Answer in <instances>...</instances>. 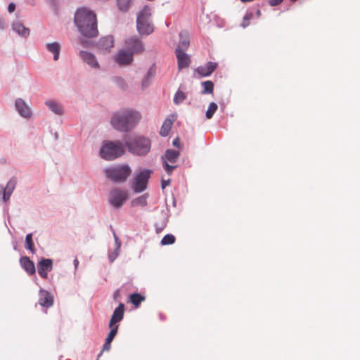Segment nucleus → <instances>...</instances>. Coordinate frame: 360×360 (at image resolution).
<instances>
[{"instance_id": "obj_1", "label": "nucleus", "mask_w": 360, "mask_h": 360, "mask_svg": "<svg viewBox=\"0 0 360 360\" xmlns=\"http://www.w3.org/2000/svg\"><path fill=\"white\" fill-rule=\"evenodd\" d=\"M74 23L79 32L86 38H95L98 35L96 13L86 7L78 8L74 15Z\"/></svg>"}, {"instance_id": "obj_2", "label": "nucleus", "mask_w": 360, "mask_h": 360, "mask_svg": "<svg viewBox=\"0 0 360 360\" xmlns=\"http://www.w3.org/2000/svg\"><path fill=\"white\" fill-rule=\"evenodd\" d=\"M141 119L140 112L131 109H122L113 113L110 124L120 132H129L134 129Z\"/></svg>"}, {"instance_id": "obj_3", "label": "nucleus", "mask_w": 360, "mask_h": 360, "mask_svg": "<svg viewBox=\"0 0 360 360\" xmlns=\"http://www.w3.org/2000/svg\"><path fill=\"white\" fill-rule=\"evenodd\" d=\"M128 151L137 156H146L150 150L151 141L144 136H130L124 140Z\"/></svg>"}, {"instance_id": "obj_4", "label": "nucleus", "mask_w": 360, "mask_h": 360, "mask_svg": "<svg viewBox=\"0 0 360 360\" xmlns=\"http://www.w3.org/2000/svg\"><path fill=\"white\" fill-rule=\"evenodd\" d=\"M124 147L120 141L105 140L102 142L99 156L106 161H113L124 155Z\"/></svg>"}, {"instance_id": "obj_5", "label": "nucleus", "mask_w": 360, "mask_h": 360, "mask_svg": "<svg viewBox=\"0 0 360 360\" xmlns=\"http://www.w3.org/2000/svg\"><path fill=\"white\" fill-rule=\"evenodd\" d=\"M131 172L128 164H119L103 169L105 178L115 184H122L127 181Z\"/></svg>"}, {"instance_id": "obj_6", "label": "nucleus", "mask_w": 360, "mask_h": 360, "mask_svg": "<svg viewBox=\"0 0 360 360\" xmlns=\"http://www.w3.org/2000/svg\"><path fill=\"white\" fill-rule=\"evenodd\" d=\"M151 12L148 6H145L137 15L136 29L141 36H148L154 31L153 25L150 20Z\"/></svg>"}, {"instance_id": "obj_7", "label": "nucleus", "mask_w": 360, "mask_h": 360, "mask_svg": "<svg viewBox=\"0 0 360 360\" xmlns=\"http://www.w3.org/2000/svg\"><path fill=\"white\" fill-rule=\"evenodd\" d=\"M153 173L152 169L144 168L136 174L131 183V188L135 193H142L147 188L149 179Z\"/></svg>"}, {"instance_id": "obj_8", "label": "nucleus", "mask_w": 360, "mask_h": 360, "mask_svg": "<svg viewBox=\"0 0 360 360\" xmlns=\"http://www.w3.org/2000/svg\"><path fill=\"white\" fill-rule=\"evenodd\" d=\"M128 199L127 191L119 188H112L109 193L108 202L115 209L121 208Z\"/></svg>"}, {"instance_id": "obj_9", "label": "nucleus", "mask_w": 360, "mask_h": 360, "mask_svg": "<svg viewBox=\"0 0 360 360\" xmlns=\"http://www.w3.org/2000/svg\"><path fill=\"white\" fill-rule=\"evenodd\" d=\"M125 46L127 50L131 52L133 55L135 53H141L144 50V45L143 42L137 37H131L127 39L125 41Z\"/></svg>"}, {"instance_id": "obj_10", "label": "nucleus", "mask_w": 360, "mask_h": 360, "mask_svg": "<svg viewBox=\"0 0 360 360\" xmlns=\"http://www.w3.org/2000/svg\"><path fill=\"white\" fill-rule=\"evenodd\" d=\"M53 269V260L49 258H41L37 263L39 275L44 279L48 278V272Z\"/></svg>"}, {"instance_id": "obj_11", "label": "nucleus", "mask_w": 360, "mask_h": 360, "mask_svg": "<svg viewBox=\"0 0 360 360\" xmlns=\"http://www.w3.org/2000/svg\"><path fill=\"white\" fill-rule=\"evenodd\" d=\"M133 59L134 55L125 49L119 51L115 57V62L121 66L130 65Z\"/></svg>"}, {"instance_id": "obj_12", "label": "nucleus", "mask_w": 360, "mask_h": 360, "mask_svg": "<svg viewBox=\"0 0 360 360\" xmlns=\"http://www.w3.org/2000/svg\"><path fill=\"white\" fill-rule=\"evenodd\" d=\"M218 63L216 62L208 61L204 65L198 66L195 72L200 77H209L210 76L217 68Z\"/></svg>"}, {"instance_id": "obj_13", "label": "nucleus", "mask_w": 360, "mask_h": 360, "mask_svg": "<svg viewBox=\"0 0 360 360\" xmlns=\"http://www.w3.org/2000/svg\"><path fill=\"white\" fill-rule=\"evenodd\" d=\"M96 48L100 51H110L114 46V37L112 35H107L101 37L96 43Z\"/></svg>"}, {"instance_id": "obj_14", "label": "nucleus", "mask_w": 360, "mask_h": 360, "mask_svg": "<svg viewBox=\"0 0 360 360\" xmlns=\"http://www.w3.org/2000/svg\"><path fill=\"white\" fill-rule=\"evenodd\" d=\"M79 56L82 58V60L91 68L95 69H98L100 68L99 63L94 54L89 51H80L79 52Z\"/></svg>"}, {"instance_id": "obj_15", "label": "nucleus", "mask_w": 360, "mask_h": 360, "mask_svg": "<svg viewBox=\"0 0 360 360\" xmlns=\"http://www.w3.org/2000/svg\"><path fill=\"white\" fill-rule=\"evenodd\" d=\"M124 304L120 302L117 307L114 310L109 322V327L117 326V323L121 321L124 318Z\"/></svg>"}, {"instance_id": "obj_16", "label": "nucleus", "mask_w": 360, "mask_h": 360, "mask_svg": "<svg viewBox=\"0 0 360 360\" xmlns=\"http://www.w3.org/2000/svg\"><path fill=\"white\" fill-rule=\"evenodd\" d=\"M39 304L46 308H49L53 304V296L47 290L41 288L39 292Z\"/></svg>"}, {"instance_id": "obj_17", "label": "nucleus", "mask_w": 360, "mask_h": 360, "mask_svg": "<svg viewBox=\"0 0 360 360\" xmlns=\"http://www.w3.org/2000/svg\"><path fill=\"white\" fill-rule=\"evenodd\" d=\"M175 54L177 58L178 68L179 70L188 68L191 63L189 56L179 49H175Z\"/></svg>"}, {"instance_id": "obj_18", "label": "nucleus", "mask_w": 360, "mask_h": 360, "mask_svg": "<svg viewBox=\"0 0 360 360\" xmlns=\"http://www.w3.org/2000/svg\"><path fill=\"white\" fill-rule=\"evenodd\" d=\"M15 106L22 117L28 118L31 116L30 109L22 98H17L15 101Z\"/></svg>"}, {"instance_id": "obj_19", "label": "nucleus", "mask_w": 360, "mask_h": 360, "mask_svg": "<svg viewBox=\"0 0 360 360\" xmlns=\"http://www.w3.org/2000/svg\"><path fill=\"white\" fill-rule=\"evenodd\" d=\"M19 262L22 269H23L28 275L31 276L35 274L36 268L34 263L30 259L29 257H21Z\"/></svg>"}, {"instance_id": "obj_20", "label": "nucleus", "mask_w": 360, "mask_h": 360, "mask_svg": "<svg viewBox=\"0 0 360 360\" xmlns=\"http://www.w3.org/2000/svg\"><path fill=\"white\" fill-rule=\"evenodd\" d=\"M179 41L176 49L186 51L190 46V35L187 30H182L179 32Z\"/></svg>"}, {"instance_id": "obj_21", "label": "nucleus", "mask_w": 360, "mask_h": 360, "mask_svg": "<svg viewBox=\"0 0 360 360\" xmlns=\"http://www.w3.org/2000/svg\"><path fill=\"white\" fill-rule=\"evenodd\" d=\"M12 30L18 33L20 37L27 38L30 36V30L26 27L21 22L15 21L12 24Z\"/></svg>"}, {"instance_id": "obj_22", "label": "nucleus", "mask_w": 360, "mask_h": 360, "mask_svg": "<svg viewBox=\"0 0 360 360\" xmlns=\"http://www.w3.org/2000/svg\"><path fill=\"white\" fill-rule=\"evenodd\" d=\"M45 105L49 109L57 115H62L64 113L63 106L58 102L49 100L45 102Z\"/></svg>"}, {"instance_id": "obj_23", "label": "nucleus", "mask_w": 360, "mask_h": 360, "mask_svg": "<svg viewBox=\"0 0 360 360\" xmlns=\"http://www.w3.org/2000/svg\"><path fill=\"white\" fill-rule=\"evenodd\" d=\"M46 49L50 53L53 54V60H58L60 56L61 46L60 43L54 41L52 43H47L46 44Z\"/></svg>"}, {"instance_id": "obj_24", "label": "nucleus", "mask_w": 360, "mask_h": 360, "mask_svg": "<svg viewBox=\"0 0 360 360\" xmlns=\"http://www.w3.org/2000/svg\"><path fill=\"white\" fill-rule=\"evenodd\" d=\"M155 75V64L151 65V67L148 69L147 74L143 77L141 82L142 89L144 90L150 85V79L153 77Z\"/></svg>"}, {"instance_id": "obj_25", "label": "nucleus", "mask_w": 360, "mask_h": 360, "mask_svg": "<svg viewBox=\"0 0 360 360\" xmlns=\"http://www.w3.org/2000/svg\"><path fill=\"white\" fill-rule=\"evenodd\" d=\"M180 153L178 150L167 149L164 155L162 158H164L165 160H167V162H169L172 164L175 163L179 158Z\"/></svg>"}, {"instance_id": "obj_26", "label": "nucleus", "mask_w": 360, "mask_h": 360, "mask_svg": "<svg viewBox=\"0 0 360 360\" xmlns=\"http://www.w3.org/2000/svg\"><path fill=\"white\" fill-rule=\"evenodd\" d=\"M174 120H171L170 118H166L160 128V135L161 136L165 137L168 136L173 124Z\"/></svg>"}, {"instance_id": "obj_27", "label": "nucleus", "mask_w": 360, "mask_h": 360, "mask_svg": "<svg viewBox=\"0 0 360 360\" xmlns=\"http://www.w3.org/2000/svg\"><path fill=\"white\" fill-rule=\"evenodd\" d=\"M148 197H149V193H146L143 194L142 195H140V196L133 199L131 202V205L132 207H135V206L145 207L148 204L147 200H148Z\"/></svg>"}, {"instance_id": "obj_28", "label": "nucleus", "mask_w": 360, "mask_h": 360, "mask_svg": "<svg viewBox=\"0 0 360 360\" xmlns=\"http://www.w3.org/2000/svg\"><path fill=\"white\" fill-rule=\"evenodd\" d=\"M203 89L201 91L200 94H210L213 93L214 91V83L210 80H207L202 82L201 83Z\"/></svg>"}, {"instance_id": "obj_29", "label": "nucleus", "mask_w": 360, "mask_h": 360, "mask_svg": "<svg viewBox=\"0 0 360 360\" xmlns=\"http://www.w3.org/2000/svg\"><path fill=\"white\" fill-rule=\"evenodd\" d=\"M32 233H28L25 236V248L30 251L32 254H34L36 252V249L34 248V245L32 240Z\"/></svg>"}, {"instance_id": "obj_30", "label": "nucleus", "mask_w": 360, "mask_h": 360, "mask_svg": "<svg viewBox=\"0 0 360 360\" xmlns=\"http://www.w3.org/2000/svg\"><path fill=\"white\" fill-rule=\"evenodd\" d=\"M144 300L145 297L139 292H134L129 295V301L136 307H138Z\"/></svg>"}, {"instance_id": "obj_31", "label": "nucleus", "mask_w": 360, "mask_h": 360, "mask_svg": "<svg viewBox=\"0 0 360 360\" xmlns=\"http://www.w3.org/2000/svg\"><path fill=\"white\" fill-rule=\"evenodd\" d=\"M111 80L122 91H125L128 87L126 81L122 77L114 76L111 78Z\"/></svg>"}, {"instance_id": "obj_32", "label": "nucleus", "mask_w": 360, "mask_h": 360, "mask_svg": "<svg viewBox=\"0 0 360 360\" xmlns=\"http://www.w3.org/2000/svg\"><path fill=\"white\" fill-rule=\"evenodd\" d=\"M16 179L15 177H12L6 184V186L4 187L3 185H0V189L5 190L7 192H10L13 193L15 186H16Z\"/></svg>"}, {"instance_id": "obj_33", "label": "nucleus", "mask_w": 360, "mask_h": 360, "mask_svg": "<svg viewBox=\"0 0 360 360\" xmlns=\"http://www.w3.org/2000/svg\"><path fill=\"white\" fill-rule=\"evenodd\" d=\"M131 1V0H117L118 9L123 13L127 12L129 9Z\"/></svg>"}, {"instance_id": "obj_34", "label": "nucleus", "mask_w": 360, "mask_h": 360, "mask_svg": "<svg viewBox=\"0 0 360 360\" xmlns=\"http://www.w3.org/2000/svg\"><path fill=\"white\" fill-rule=\"evenodd\" d=\"M91 38L84 37L78 39V43L84 48H92L95 46L94 42L91 40Z\"/></svg>"}, {"instance_id": "obj_35", "label": "nucleus", "mask_w": 360, "mask_h": 360, "mask_svg": "<svg viewBox=\"0 0 360 360\" xmlns=\"http://www.w3.org/2000/svg\"><path fill=\"white\" fill-rule=\"evenodd\" d=\"M217 108H218L217 104L215 103L214 102H211L209 104L208 108L205 113L206 118L208 120L211 119L213 117L215 112L217 111Z\"/></svg>"}, {"instance_id": "obj_36", "label": "nucleus", "mask_w": 360, "mask_h": 360, "mask_svg": "<svg viewBox=\"0 0 360 360\" xmlns=\"http://www.w3.org/2000/svg\"><path fill=\"white\" fill-rule=\"evenodd\" d=\"M186 98V95L184 92L178 89L174 96V103L176 105H179Z\"/></svg>"}, {"instance_id": "obj_37", "label": "nucleus", "mask_w": 360, "mask_h": 360, "mask_svg": "<svg viewBox=\"0 0 360 360\" xmlns=\"http://www.w3.org/2000/svg\"><path fill=\"white\" fill-rule=\"evenodd\" d=\"M162 162V166L165 169L166 173L168 175H171L173 173V171L177 168V165H170L167 162V160H165L164 158H161Z\"/></svg>"}, {"instance_id": "obj_38", "label": "nucleus", "mask_w": 360, "mask_h": 360, "mask_svg": "<svg viewBox=\"0 0 360 360\" xmlns=\"http://www.w3.org/2000/svg\"><path fill=\"white\" fill-rule=\"evenodd\" d=\"M175 242V237L172 234L165 235L161 240L160 244L162 245H172Z\"/></svg>"}, {"instance_id": "obj_39", "label": "nucleus", "mask_w": 360, "mask_h": 360, "mask_svg": "<svg viewBox=\"0 0 360 360\" xmlns=\"http://www.w3.org/2000/svg\"><path fill=\"white\" fill-rule=\"evenodd\" d=\"M109 328H110V330L109 333L108 334V336L105 338V340L112 342L113 339L115 338V337L116 336V335L117 333L119 326H112V327H109Z\"/></svg>"}, {"instance_id": "obj_40", "label": "nucleus", "mask_w": 360, "mask_h": 360, "mask_svg": "<svg viewBox=\"0 0 360 360\" xmlns=\"http://www.w3.org/2000/svg\"><path fill=\"white\" fill-rule=\"evenodd\" d=\"M253 17V13L251 11H248L243 17V22L241 26L246 27L249 25V20Z\"/></svg>"}, {"instance_id": "obj_41", "label": "nucleus", "mask_w": 360, "mask_h": 360, "mask_svg": "<svg viewBox=\"0 0 360 360\" xmlns=\"http://www.w3.org/2000/svg\"><path fill=\"white\" fill-rule=\"evenodd\" d=\"M12 193L10 192H7L5 190L0 189V198H1L2 200L5 202L9 200Z\"/></svg>"}, {"instance_id": "obj_42", "label": "nucleus", "mask_w": 360, "mask_h": 360, "mask_svg": "<svg viewBox=\"0 0 360 360\" xmlns=\"http://www.w3.org/2000/svg\"><path fill=\"white\" fill-rule=\"evenodd\" d=\"M111 342H112L105 340V343L103 346L102 350L98 354V358H100V356L102 355V354L104 351H110V349L111 348Z\"/></svg>"}, {"instance_id": "obj_43", "label": "nucleus", "mask_w": 360, "mask_h": 360, "mask_svg": "<svg viewBox=\"0 0 360 360\" xmlns=\"http://www.w3.org/2000/svg\"><path fill=\"white\" fill-rule=\"evenodd\" d=\"M119 251L120 250H116V249H115L113 252L109 254L108 259H109L110 262H113L115 260V259L119 255Z\"/></svg>"}, {"instance_id": "obj_44", "label": "nucleus", "mask_w": 360, "mask_h": 360, "mask_svg": "<svg viewBox=\"0 0 360 360\" xmlns=\"http://www.w3.org/2000/svg\"><path fill=\"white\" fill-rule=\"evenodd\" d=\"M113 237H114V239H115V244H116V250H120V247H121V241L120 240L119 238L117 237V236L116 235L115 232L113 231Z\"/></svg>"}, {"instance_id": "obj_45", "label": "nucleus", "mask_w": 360, "mask_h": 360, "mask_svg": "<svg viewBox=\"0 0 360 360\" xmlns=\"http://www.w3.org/2000/svg\"><path fill=\"white\" fill-rule=\"evenodd\" d=\"M266 4L265 2L262 3L261 4V6H264V5ZM259 6L260 5L259 4H257L255 7H253L252 9H255V13H256V15L257 18H259L262 15L261 13V11H260V9H259Z\"/></svg>"}, {"instance_id": "obj_46", "label": "nucleus", "mask_w": 360, "mask_h": 360, "mask_svg": "<svg viewBox=\"0 0 360 360\" xmlns=\"http://www.w3.org/2000/svg\"><path fill=\"white\" fill-rule=\"evenodd\" d=\"M283 1V0H268V4L271 6H276L281 4Z\"/></svg>"}, {"instance_id": "obj_47", "label": "nucleus", "mask_w": 360, "mask_h": 360, "mask_svg": "<svg viewBox=\"0 0 360 360\" xmlns=\"http://www.w3.org/2000/svg\"><path fill=\"white\" fill-rule=\"evenodd\" d=\"M172 145L176 148H181V141L180 139L178 136L173 140Z\"/></svg>"}, {"instance_id": "obj_48", "label": "nucleus", "mask_w": 360, "mask_h": 360, "mask_svg": "<svg viewBox=\"0 0 360 360\" xmlns=\"http://www.w3.org/2000/svg\"><path fill=\"white\" fill-rule=\"evenodd\" d=\"M16 5L13 2H11L8 6V11L11 13L15 11Z\"/></svg>"}, {"instance_id": "obj_49", "label": "nucleus", "mask_w": 360, "mask_h": 360, "mask_svg": "<svg viewBox=\"0 0 360 360\" xmlns=\"http://www.w3.org/2000/svg\"><path fill=\"white\" fill-rule=\"evenodd\" d=\"M170 182H171L170 179H167V180L162 179V181H161L162 189H165L167 186L169 185Z\"/></svg>"}, {"instance_id": "obj_50", "label": "nucleus", "mask_w": 360, "mask_h": 360, "mask_svg": "<svg viewBox=\"0 0 360 360\" xmlns=\"http://www.w3.org/2000/svg\"><path fill=\"white\" fill-rule=\"evenodd\" d=\"M166 226V221H163L162 223V226L160 227L158 226V225L155 224V229L157 233H160L163 230V229Z\"/></svg>"}, {"instance_id": "obj_51", "label": "nucleus", "mask_w": 360, "mask_h": 360, "mask_svg": "<svg viewBox=\"0 0 360 360\" xmlns=\"http://www.w3.org/2000/svg\"><path fill=\"white\" fill-rule=\"evenodd\" d=\"M73 264H74V266H75V271H76L77 268H78V265H79V261L77 258H75L74 260H73Z\"/></svg>"}, {"instance_id": "obj_52", "label": "nucleus", "mask_w": 360, "mask_h": 360, "mask_svg": "<svg viewBox=\"0 0 360 360\" xmlns=\"http://www.w3.org/2000/svg\"><path fill=\"white\" fill-rule=\"evenodd\" d=\"M4 29H5L4 20L0 18V30H3Z\"/></svg>"}, {"instance_id": "obj_53", "label": "nucleus", "mask_w": 360, "mask_h": 360, "mask_svg": "<svg viewBox=\"0 0 360 360\" xmlns=\"http://www.w3.org/2000/svg\"><path fill=\"white\" fill-rule=\"evenodd\" d=\"M119 296H120V290H116L113 293L114 300H116Z\"/></svg>"}, {"instance_id": "obj_54", "label": "nucleus", "mask_w": 360, "mask_h": 360, "mask_svg": "<svg viewBox=\"0 0 360 360\" xmlns=\"http://www.w3.org/2000/svg\"><path fill=\"white\" fill-rule=\"evenodd\" d=\"M49 2L52 6H56V4H57L56 0H49Z\"/></svg>"}, {"instance_id": "obj_55", "label": "nucleus", "mask_w": 360, "mask_h": 360, "mask_svg": "<svg viewBox=\"0 0 360 360\" xmlns=\"http://www.w3.org/2000/svg\"><path fill=\"white\" fill-rule=\"evenodd\" d=\"M297 0H290L291 2H295Z\"/></svg>"}, {"instance_id": "obj_56", "label": "nucleus", "mask_w": 360, "mask_h": 360, "mask_svg": "<svg viewBox=\"0 0 360 360\" xmlns=\"http://www.w3.org/2000/svg\"><path fill=\"white\" fill-rule=\"evenodd\" d=\"M99 358L97 357V359L96 360H98Z\"/></svg>"}]
</instances>
